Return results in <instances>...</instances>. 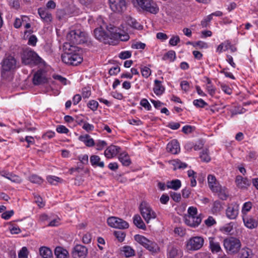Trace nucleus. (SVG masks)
<instances>
[{"label":"nucleus","instance_id":"obj_54","mask_svg":"<svg viewBox=\"0 0 258 258\" xmlns=\"http://www.w3.org/2000/svg\"><path fill=\"white\" fill-rule=\"evenodd\" d=\"M146 47V44L141 42H137L132 44V48L134 49H144Z\"/></svg>","mask_w":258,"mask_h":258},{"label":"nucleus","instance_id":"obj_39","mask_svg":"<svg viewBox=\"0 0 258 258\" xmlns=\"http://www.w3.org/2000/svg\"><path fill=\"white\" fill-rule=\"evenodd\" d=\"M200 158L203 161L208 162L211 160L207 149L203 150L200 155Z\"/></svg>","mask_w":258,"mask_h":258},{"label":"nucleus","instance_id":"obj_23","mask_svg":"<svg viewBox=\"0 0 258 258\" xmlns=\"http://www.w3.org/2000/svg\"><path fill=\"white\" fill-rule=\"evenodd\" d=\"M235 182L238 187L241 188H246L250 185L249 181L246 178H243L240 175L236 177Z\"/></svg>","mask_w":258,"mask_h":258},{"label":"nucleus","instance_id":"obj_5","mask_svg":"<svg viewBox=\"0 0 258 258\" xmlns=\"http://www.w3.org/2000/svg\"><path fill=\"white\" fill-rule=\"evenodd\" d=\"M135 240L145 248L153 253H157L160 251V248L154 241L150 240L145 236L137 234L134 236Z\"/></svg>","mask_w":258,"mask_h":258},{"label":"nucleus","instance_id":"obj_29","mask_svg":"<svg viewBox=\"0 0 258 258\" xmlns=\"http://www.w3.org/2000/svg\"><path fill=\"white\" fill-rule=\"evenodd\" d=\"M39 253L43 258H52L53 255L51 249L46 246H42L39 248Z\"/></svg>","mask_w":258,"mask_h":258},{"label":"nucleus","instance_id":"obj_37","mask_svg":"<svg viewBox=\"0 0 258 258\" xmlns=\"http://www.w3.org/2000/svg\"><path fill=\"white\" fill-rule=\"evenodd\" d=\"M176 58L175 51L170 50L166 53L163 57L164 60H169L170 61H173Z\"/></svg>","mask_w":258,"mask_h":258},{"label":"nucleus","instance_id":"obj_19","mask_svg":"<svg viewBox=\"0 0 258 258\" xmlns=\"http://www.w3.org/2000/svg\"><path fill=\"white\" fill-rule=\"evenodd\" d=\"M106 30L109 33V37L111 39L113 43V40L117 39V37H119L120 29L114 25L110 24L106 26Z\"/></svg>","mask_w":258,"mask_h":258},{"label":"nucleus","instance_id":"obj_8","mask_svg":"<svg viewBox=\"0 0 258 258\" xmlns=\"http://www.w3.org/2000/svg\"><path fill=\"white\" fill-rule=\"evenodd\" d=\"M139 208L142 217L147 223H149L150 220L156 218V214L155 212L147 202H142Z\"/></svg>","mask_w":258,"mask_h":258},{"label":"nucleus","instance_id":"obj_33","mask_svg":"<svg viewBox=\"0 0 258 258\" xmlns=\"http://www.w3.org/2000/svg\"><path fill=\"white\" fill-rule=\"evenodd\" d=\"M166 185L168 188H171L176 190L181 187V183L180 180L175 179L170 181H167Z\"/></svg>","mask_w":258,"mask_h":258},{"label":"nucleus","instance_id":"obj_32","mask_svg":"<svg viewBox=\"0 0 258 258\" xmlns=\"http://www.w3.org/2000/svg\"><path fill=\"white\" fill-rule=\"evenodd\" d=\"M118 159L123 166H127L131 163L130 157L126 153H121L118 157Z\"/></svg>","mask_w":258,"mask_h":258},{"label":"nucleus","instance_id":"obj_41","mask_svg":"<svg viewBox=\"0 0 258 258\" xmlns=\"http://www.w3.org/2000/svg\"><path fill=\"white\" fill-rule=\"evenodd\" d=\"M252 207V203L250 202L245 203L242 208V213L243 215H246V213L249 212Z\"/></svg>","mask_w":258,"mask_h":258},{"label":"nucleus","instance_id":"obj_46","mask_svg":"<svg viewBox=\"0 0 258 258\" xmlns=\"http://www.w3.org/2000/svg\"><path fill=\"white\" fill-rule=\"evenodd\" d=\"M193 104L195 106H196L197 107L202 108L204 107L205 105L207 104V103L202 99L195 100L193 101Z\"/></svg>","mask_w":258,"mask_h":258},{"label":"nucleus","instance_id":"obj_42","mask_svg":"<svg viewBox=\"0 0 258 258\" xmlns=\"http://www.w3.org/2000/svg\"><path fill=\"white\" fill-rule=\"evenodd\" d=\"M8 179L16 183H20L22 181V178L20 176L16 174H14L12 173L10 175V177H8Z\"/></svg>","mask_w":258,"mask_h":258},{"label":"nucleus","instance_id":"obj_22","mask_svg":"<svg viewBox=\"0 0 258 258\" xmlns=\"http://www.w3.org/2000/svg\"><path fill=\"white\" fill-rule=\"evenodd\" d=\"M167 152L173 154H177L180 151L179 145L177 140H173L169 142L166 147Z\"/></svg>","mask_w":258,"mask_h":258},{"label":"nucleus","instance_id":"obj_51","mask_svg":"<svg viewBox=\"0 0 258 258\" xmlns=\"http://www.w3.org/2000/svg\"><path fill=\"white\" fill-rule=\"evenodd\" d=\"M14 213L13 210L6 211L2 214V218L5 220H8L14 215Z\"/></svg>","mask_w":258,"mask_h":258},{"label":"nucleus","instance_id":"obj_47","mask_svg":"<svg viewBox=\"0 0 258 258\" xmlns=\"http://www.w3.org/2000/svg\"><path fill=\"white\" fill-rule=\"evenodd\" d=\"M195 130V126L187 125L182 127V131L185 134H188L192 133Z\"/></svg>","mask_w":258,"mask_h":258},{"label":"nucleus","instance_id":"obj_17","mask_svg":"<svg viewBox=\"0 0 258 258\" xmlns=\"http://www.w3.org/2000/svg\"><path fill=\"white\" fill-rule=\"evenodd\" d=\"M88 253L86 246L82 245H77L72 252L74 258H85Z\"/></svg>","mask_w":258,"mask_h":258},{"label":"nucleus","instance_id":"obj_7","mask_svg":"<svg viewBox=\"0 0 258 258\" xmlns=\"http://www.w3.org/2000/svg\"><path fill=\"white\" fill-rule=\"evenodd\" d=\"M224 247L229 253H237L241 247L240 241L235 237H230L227 238L223 241Z\"/></svg>","mask_w":258,"mask_h":258},{"label":"nucleus","instance_id":"obj_48","mask_svg":"<svg viewBox=\"0 0 258 258\" xmlns=\"http://www.w3.org/2000/svg\"><path fill=\"white\" fill-rule=\"evenodd\" d=\"M19 258H28V250L26 247H23L18 253Z\"/></svg>","mask_w":258,"mask_h":258},{"label":"nucleus","instance_id":"obj_34","mask_svg":"<svg viewBox=\"0 0 258 258\" xmlns=\"http://www.w3.org/2000/svg\"><path fill=\"white\" fill-rule=\"evenodd\" d=\"M100 158L97 155H92L90 157V162L93 166H98L101 168L104 167L103 162H100Z\"/></svg>","mask_w":258,"mask_h":258},{"label":"nucleus","instance_id":"obj_4","mask_svg":"<svg viewBox=\"0 0 258 258\" xmlns=\"http://www.w3.org/2000/svg\"><path fill=\"white\" fill-rule=\"evenodd\" d=\"M67 39L73 45L84 43L87 41V34L79 29L73 30L68 33Z\"/></svg>","mask_w":258,"mask_h":258},{"label":"nucleus","instance_id":"obj_1","mask_svg":"<svg viewBox=\"0 0 258 258\" xmlns=\"http://www.w3.org/2000/svg\"><path fill=\"white\" fill-rule=\"evenodd\" d=\"M63 53L61 54L62 61L66 64L77 66L83 61L81 49L70 43L66 42L63 46Z\"/></svg>","mask_w":258,"mask_h":258},{"label":"nucleus","instance_id":"obj_35","mask_svg":"<svg viewBox=\"0 0 258 258\" xmlns=\"http://www.w3.org/2000/svg\"><path fill=\"white\" fill-rule=\"evenodd\" d=\"M208 182L210 188L213 191L216 188L217 184H219L217 182L216 177L212 175H209L208 177Z\"/></svg>","mask_w":258,"mask_h":258},{"label":"nucleus","instance_id":"obj_9","mask_svg":"<svg viewBox=\"0 0 258 258\" xmlns=\"http://www.w3.org/2000/svg\"><path fill=\"white\" fill-rule=\"evenodd\" d=\"M138 5L143 10L156 14L159 12V8L153 0H136Z\"/></svg>","mask_w":258,"mask_h":258},{"label":"nucleus","instance_id":"obj_10","mask_svg":"<svg viewBox=\"0 0 258 258\" xmlns=\"http://www.w3.org/2000/svg\"><path fill=\"white\" fill-rule=\"evenodd\" d=\"M107 222L110 227L114 228L125 229L129 227V224L126 221L117 217H109Z\"/></svg>","mask_w":258,"mask_h":258},{"label":"nucleus","instance_id":"obj_11","mask_svg":"<svg viewBox=\"0 0 258 258\" xmlns=\"http://www.w3.org/2000/svg\"><path fill=\"white\" fill-rule=\"evenodd\" d=\"M204 239L201 236H195L190 238L186 242V248L189 250H197L202 247Z\"/></svg>","mask_w":258,"mask_h":258},{"label":"nucleus","instance_id":"obj_12","mask_svg":"<svg viewBox=\"0 0 258 258\" xmlns=\"http://www.w3.org/2000/svg\"><path fill=\"white\" fill-rule=\"evenodd\" d=\"M110 9L114 13H123L126 9V0H109Z\"/></svg>","mask_w":258,"mask_h":258},{"label":"nucleus","instance_id":"obj_27","mask_svg":"<svg viewBox=\"0 0 258 258\" xmlns=\"http://www.w3.org/2000/svg\"><path fill=\"white\" fill-rule=\"evenodd\" d=\"M154 92L158 96L161 95L165 91V87L162 85L161 82L155 80L154 81Z\"/></svg>","mask_w":258,"mask_h":258},{"label":"nucleus","instance_id":"obj_14","mask_svg":"<svg viewBox=\"0 0 258 258\" xmlns=\"http://www.w3.org/2000/svg\"><path fill=\"white\" fill-rule=\"evenodd\" d=\"M32 81L34 85H40L47 83V79L45 71L41 69L38 70L34 73Z\"/></svg>","mask_w":258,"mask_h":258},{"label":"nucleus","instance_id":"obj_52","mask_svg":"<svg viewBox=\"0 0 258 258\" xmlns=\"http://www.w3.org/2000/svg\"><path fill=\"white\" fill-rule=\"evenodd\" d=\"M132 53L130 51H124L121 52L119 54V57L122 59H125L130 58L131 56Z\"/></svg>","mask_w":258,"mask_h":258},{"label":"nucleus","instance_id":"obj_6","mask_svg":"<svg viewBox=\"0 0 258 258\" xmlns=\"http://www.w3.org/2000/svg\"><path fill=\"white\" fill-rule=\"evenodd\" d=\"M1 64L2 76L5 77L6 73L11 72L17 68V61L14 56L9 55L3 59Z\"/></svg>","mask_w":258,"mask_h":258},{"label":"nucleus","instance_id":"obj_21","mask_svg":"<svg viewBox=\"0 0 258 258\" xmlns=\"http://www.w3.org/2000/svg\"><path fill=\"white\" fill-rule=\"evenodd\" d=\"M218 194L219 198L222 200H226L228 197L227 189L225 186L217 184L216 188L212 191Z\"/></svg>","mask_w":258,"mask_h":258},{"label":"nucleus","instance_id":"obj_62","mask_svg":"<svg viewBox=\"0 0 258 258\" xmlns=\"http://www.w3.org/2000/svg\"><path fill=\"white\" fill-rule=\"evenodd\" d=\"M10 6L16 9H18L20 7V3L19 0H9Z\"/></svg>","mask_w":258,"mask_h":258},{"label":"nucleus","instance_id":"obj_13","mask_svg":"<svg viewBox=\"0 0 258 258\" xmlns=\"http://www.w3.org/2000/svg\"><path fill=\"white\" fill-rule=\"evenodd\" d=\"M182 256V250L179 247L172 244L168 246L167 258H181Z\"/></svg>","mask_w":258,"mask_h":258},{"label":"nucleus","instance_id":"obj_58","mask_svg":"<svg viewBox=\"0 0 258 258\" xmlns=\"http://www.w3.org/2000/svg\"><path fill=\"white\" fill-rule=\"evenodd\" d=\"M84 124L82 128L86 131L87 132H91L94 130V126L92 124L89 123L87 122H83Z\"/></svg>","mask_w":258,"mask_h":258},{"label":"nucleus","instance_id":"obj_20","mask_svg":"<svg viewBox=\"0 0 258 258\" xmlns=\"http://www.w3.org/2000/svg\"><path fill=\"white\" fill-rule=\"evenodd\" d=\"M120 150V148L115 145H110L104 151V155L107 158L115 157Z\"/></svg>","mask_w":258,"mask_h":258},{"label":"nucleus","instance_id":"obj_50","mask_svg":"<svg viewBox=\"0 0 258 258\" xmlns=\"http://www.w3.org/2000/svg\"><path fill=\"white\" fill-rule=\"evenodd\" d=\"M180 42V38L178 36H174L172 37L169 40V44L172 46L176 45Z\"/></svg>","mask_w":258,"mask_h":258},{"label":"nucleus","instance_id":"obj_49","mask_svg":"<svg viewBox=\"0 0 258 258\" xmlns=\"http://www.w3.org/2000/svg\"><path fill=\"white\" fill-rule=\"evenodd\" d=\"M47 180L50 184H55L56 182H59L60 179L55 176H49L47 177Z\"/></svg>","mask_w":258,"mask_h":258},{"label":"nucleus","instance_id":"obj_57","mask_svg":"<svg viewBox=\"0 0 258 258\" xmlns=\"http://www.w3.org/2000/svg\"><path fill=\"white\" fill-rule=\"evenodd\" d=\"M56 131L61 134H67L69 133V130L64 125H58L56 129Z\"/></svg>","mask_w":258,"mask_h":258},{"label":"nucleus","instance_id":"obj_43","mask_svg":"<svg viewBox=\"0 0 258 258\" xmlns=\"http://www.w3.org/2000/svg\"><path fill=\"white\" fill-rule=\"evenodd\" d=\"M141 73L143 77L147 78L151 75V71L149 68L144 67L141 68Z\"/></svg>","mask_w":258,"mask_h":258},{"label":"nucleus","instance_id":"obj_38","mask_svg":"<svg viewBox=\"0 0 258 258\" xmlns=\"http://www.w3.org/2000/svg\"><path fill=\"white\" fill-rule=\"evenodd\" d=\"M29 180L33 183L40 184L43 182V180L40 176L33 174L29 177Z\"/></svg>","mask_w":258,"mask_h":258},{"label":"nucleus","instance_id":"obj_63","mask_svg":"<svg viewBox=\"0 0 258 258\" xmlns=\"http://www.w3.org/2000/svg\"><path fill=\"white\" fill-rule=\"evenodd\" d=\"M250 252V250L248 248L242 249L240 258H251L249 255Z\"/></svg>","mask_w":258,"mask_h":258},{"label":"nucleus","instance_id":"obj_15","mask_svg":"<svg viewBox=\"0 0 258 258\" xmlns=\"http://www.w3.org/2000/svg\"><path fill=\"white\" fill-rule=\"evenodd\" d=\"M239 211V205L236 203L229 205L226 210V215L230 219H235L238 216Z\"/></svg>","mask_w":258,"mask_h":258},{"label":"nucleus","instance_id":"obj_36","mask_svg":"<svg viewBox=\"0 0 258 258\" xmlns=\"http://www.w3.org/2000/svg\"><path fill=\"white\" fill-rule=\"evenodd\" d=\"M121 252L126 257H130L135 254L134 250L128 246H124L121 249Z\"/></svg>","mask_w":258,"mask_h":258},{"label":"nucleus","instance_id":"obj_59","mask_svg":"<svg viewBox=\"0 0 258 258\" xmlns=\"http://www.w3.org/2000/svg\"><path fill=\"white\" fill-rule=\"evenodd\" d=\"M197 209L194 207H190L187 210L188 215L190 216H197Z\"/></svg>","mask_w":258,"mask_h":258},{"label":"nucleus","instance_id":"obj_60","mask_svg":"<svg viewBox=\"0 0 258 258\" xmlns=\"http://www.w3.org/2000/svg\"><path fill=\"white\" fill-rule=\"evenodd\" d=\"M216 223L214 219L211 216L209 217V218L205 221V223L208 227H211L216 224Z\"/></svg>","mask_w":258,"mask_h":258},{"label":"nucleus","instance_id":"obj_44","mask_svg":"<svg viewBox=\"0 0 258 258\" xmlns=\"http://www.w3.org/2000/svg\"><path fill=\"white\" fill-rule=\"evenodd\" d=\"M222 208V206L219 201H216L213 203V210L215 212H218L221 211Z\"/></svg>","mask_w":258,"mask_h":258},{"label":"nucleus","instance_id":"obj_61","mask_svg":"<svg viewBox=\"0 0 258 258\" xmlns=\"http://www.w3.org/2000/svg\"><path fill=\"white\" fill-rule=\"evenodd\" d=\"M140 104L148 110L151 109V106L146 99H143L140 102Z\"/></svg>","mask_w":258,"mask_h":258},{"label":"nucleus","instance_id":"obj_64","mask_svg":"<svg viewBox=\"0 0 258 258\" xmlns=\"http://www.w3.org/2000/svg\"><path fill=\"white\" fill-rule=\"evenodd\" d=\"M212 19V15L208 16L204 20L201 21V25L203 27H206L209 22Z\"/></svg>","mask_w":258,"mask_h":258},{"label":"nucleus","instance_id":"obj_16","mask_svg":"<svg viewBox=\"0 0 258 258\" xmlns=\"http://www.w3.org/2000/svg\"><path fill=\"white\" fill-rule=\"evenodd\" d=\"M203 215L202 214H200L197 216H185L184 217V221L186 225L192 227H196L200 224Z\"/></svg>","mask_w":258,"mask_h":258},{"label":"nucleus","instance_id":"obj_53","mask_svg":"<svg viewBox=\"0 0 258 258\" xmlns=\"http://www.w3.org/2000/svg\"><path fill=\"white\" fill-rule=\"evenodd\" d=\"M170 196L172 200L176 202H179L181 200V195L179 193L171 192Z\"/></svg>","mask_w":258,"mask_h":258},{"label":"nucleus","instance_id":"obj_3","mask_svg":"<svg viewBox=\"0 0 258 258\" xmlns=\"http://www.w3.org/2000/svg\"><path fill=\"white\" fill-rule=\"evenodd\" d=\"M97 22L99 26L94 29L93 32L95 38L105 44H112V41L109 37L108 31L105 30V28L106 29V25L102 19L99 18Z\"/></svg>","mask_w":258,"mask_h":258},{"label":"nucleus","instance_id":"obj_18","mask_svg":"<svg viewBox=\"0 0 258 258\" xmlns=\"http://www.w3.org/2000/svg\"><path fill=\"white\" fill-rule=\"evenodd\" d=\"M243 221L246 227L249 229H253L258 225V220L251 216L243 215Z\"/></svg>","mask_w":258,"mask_h":258},{"label":"nucleus","instance_id":"obj_56","mask_svg":"<svg viewBox=\"0 0 258 258\" xmlns=\"http://www.w3.org/2000/svg\"><path fill=\"white\" fill-rule=\"evenodd\" d=\"M180 86L182 90L185 92L188 91L190 89L189 84L186 81H181L180 83Z\"/></svg>","mask_w":258,"mask_h":258},{"label":"nucleus","instance_id":"obj_24","mask_svg":"<svg viewBox=\"0 0 258 258\" xmlns=\"http://www.w3.org/2000/svg\"><path fill=\"white\" fill-rule=\"evenodd\" d=\"M209 245L211 251L213 253H217L221 250V248L219 243L215 240L214 237H209Z\"/></svg>","mask_w":258,"mask_h":258},{"label":"nucleus","instance_id":"obj_26","mask_svg":"<svg viewBox=\"0 0 258 258\" xmlns=\"http://www.w3.org/2000/svg\"><path fill=\"white\" fill-rule=\"evenodd\" d=\"M38 14L44 22H50L51 21L52 15L47 10L41 8L39 9Z\"/></svg>","mask_w":258,"mask_h":258},{"label":"nucleus","instance_id":"obj_55","mask_svg":"<svg viewBox=\"0 0 258 258\" xmlns=\"http://www.w3.org/2000/svg\"><path fill=\"white\" fill-rule=\"evenodd\" d=\"M53 78L55 80H58L60 83H61L62 84H63L64 85L67 84V79L62 77L60 75H53Z\"/></svg>","mask_w":258,"mask_h":258},{"label":"nucleus","instance_id":"obj_2","mask_svg":"<svg viewBox=\"0 0 258 258\" xmlns=\"http://www.w3.org/2000/svg\"><path fill=\"white\" fill-rule=\"evenodd\" d=\"M22 61L26 65L38 66L43 67L45 62L33 50L26 48L22 54Z\"/></svg>","mask_w":258,"mask_h":258},{"label":"nucleus","instance_id":"obj_25","mask_svg":"<svg viewBox=\"0 0 258 258\" xmlns=\"http://www.w3.org/2000/svg\"><path fill=\"white\" fill-rule=\"evenodd\" d=\"M126 22L128 26L134 29L137 30L143 29V26L138 22L136 19L130 16L126 17Z\"/></svg>","mask_w":258,"mask_h":258},{"label":"nucleus","instance_id":"obj_45","mask_svg":"<svg viewBox=\"0 0 258 258\" xmlns=\"http://www.w3.org/2000/svg\"><path fill=\"white\" fill-rule=\"evenodd\" d=\"M87 105L92 110L95 111L97 109L98 103L96 101L92 100L89 102Z\"/></svg>","mask_w":258,"mask_h":258},{"label":"nucleus","instance_id":"obj_40","mask_svg":"<svg viewBox=\"0 0 258 258\" xmlns=\"http://www.w3.org/2000/svg\"><path fill=\"white\" fill-rule=\"evenodd\" d=\"M113 235L119 242H122L126 235L125 232L122 231H114Z\"/></svg>","mask_w":258,"mask_h":258},{"label":"nucleus","instance_id":"obj_30","mask_svg":"<svg viewBox=\"0 0 258 258\" xmlns=\"http://www.w3.org/2000/svg\"><path fill=\"white\" fill-rule=\"evenodd\" d=\"M134 224L139 228L145 230L146 228L145 224L142 220L140 216L138 214L135 215L133 217Z\"/></svg>","mask_w":258,"mask_h":258},{"label":"nucleus","instance_id":"obj_28","mask_svg":"<svg viewBox=\"0 0 258 258\" xmlns=\"http://www.w3.org/2000/svg\"><path fill=\"white\" fill-rule=\"evenodd\" d=\"M54 254L56 258H68V251L60 246H57L54 250Z\"/></svg>","mask_w":258,"mask_h":258},{"label":"nucleus","instance_id":"obj_31","mask_svg":"<svg viewBox=\"0 0 258 258\" xmlns=\"http://www.w3.org/2000/svg\"><path fill=\"white\" fill-rule=\"evenodd\" d=\"M79 139L84 142L85 144L88 147H92L94 145V141L92 138H90L89 135H86L85 136H80L79 137Z\"/></svg>","mask_w":258,"mask_h":258}]
</instances>
